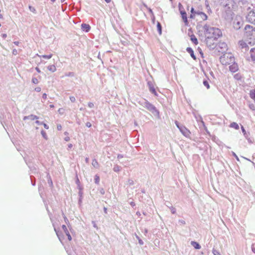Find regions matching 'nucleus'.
I'll return each mask as SVG.
<instances>
[{"mask_svg":"<svg viewBox=\"0 0 255 255\" xmlns=\"http://www.w3.org/2000/svg\"><path fill=\"white\" fill-rule=\"evenodd\" d=\"M35 91L37 92H39L41 91V88L40 87H36L35 88Z\"/></svg>","mask_w":255,"mask_h":255,"instance_id":"obj_55","label":"nucleus"},{"mask_svg":"<svg viewBox=\"0 0 255 255\" xmlns=\"http://www.w3.org/2000/svg\"><path fill=\"white\" fill-rule=\"evenodd\" d=\"M179 222L181 224H183V225L185 224V222L184 220H179Z\"/></svg>","mask_w":255,"mask_h":255,"instance_id":"obj_64","label":"nucleus"},{"mask_svg":"<svg viewBox=\"0 0 255 255\" xmlns=\"http://www.w3.org/2000/svg\"><path fill=\"white\" fill-rule=\"evenodd\" d=\"M146 109L151 112L154 116H158L159 115V111L156 109V107L151 103H149Z\"/></svg>","mask_w":255,"mask_h":255,"instance_id":"obj_6","label":"nucleus"},{"mask_svg":"<svg viewBox=\"0 0 255 255\" xmlns=\"http://www.w3.org/2000/svg\"><path fill=\"white\" fill-rule=\"evenodd\" d=\"M212 253L214 255H221L220 252L214 248L212 250Z\"/></svg>","mask_w":255,"mask_h":255,"instance_id":"obj_30","label":"nucleus"},{"mask_svg":"<svg viewBox=\"0 0 255 255\" xmlns=\"http://www.w3.org/2000/svg\"><path fill=\"white\" fill-rule=\"evenodd\" d=\"M62 228L66 234L69 233V231H68V229L65 225H62Z\"/></svg>","mask_w":255,"mask_h":255,"instance_id":"obj_36","label":"nucleus"},{"mask_svg":"<svg viewBox=\"0 0 255 255\" xmlns=\"http://www.w3.org/2000/svg\"><path fill=\"white\" fill-rule=\"evenodd\" d=\"M32 82L33 84H37L39 83V81L36 78L33 77L32 79Z\"/></svg>","mask_w":255,"mask_h":255,"instance_id":"obj_34","label":"nucleus"},{"mask_svg":"<svg viewBox=\"0 0 255 255\" xmlns=\"http://www.w3.org/2000/svg\"><path fill=\"white\" fill-rule=\"evenodd\" d=\"M195 11L194 10V8L192 7L191 9V14L190 15L191 18H193L194 16H195Z\"/></svg>","mask_w":255,"mask_h":255,"instance_id":"obj_35","label":"nucleus"},{"mask_svg":"<svg viewBox=\"0 0 255 255\" xmlns=\"http://www.w3.org/2000/svg\"><path fill=\"white\" fill-rule=\"evenodd\" d=\"M202 13V11H200L199 10L198 11H195V15H197L199 16V15H200V13Z\"/></svg>","mask_w":255,"mask_h":255,"instance_id":"obj_48","label":"nucleus"},{"mask_svg":"<svg viewBox=\"0 0 255 255\" xmlns=\"http://www.w3.org/2000/svg\"><path fill=\"white\" fill-rule=\"evenodd\" d=\"M203 29L207 39H217L222 35V33L220 29L211 27L208 24L204 25Z\"/></svg>","mask_w":255,"mask_h":255,"instance_id":"obj_1","label":"nucleus"},{"mask_svg":"<svg viewBox=\"0 0 255 255\" xmlns=\"http://www.w3.org/2000/svg\"><path fill=\"white\" fill-rule=\"evenodd\" d=\"M186 51L190 54V56L192 58H193V59L195 60L196 59V57L194 54V51L191 47H187Z\"/></svg>","mask_w":255,"mask_h":255,"instance_id":"obj_16","label":"nucleus"},{"mask_svg":"<svg viewBox=\"0 0 255 255\" xmlns=\"http://www.w3.org/2000/svg\"><path fill=\"white\" fill-rule=\"evenodd\" d=\"M255 244H253L252 246V251L255 254Z\"/></svg>","mask_w":255,"mask_h":255,"instance_id":"obj_52","label":"nucleus"},{"mask_svg":"<svg viewBox=\"0 0 255 255\" xmlns=\"http://www.w3.org/2000/svg\"><path fill=\"white\" fill-rule=\"evenodd\" d=\"M234 78L236 79L239 80L240 79V76L238 74H237L234 75Z\"/></svg>","mask_w":255,"mask_h":255,"instance_id":"obj_47","label":"nucleus"},{"mask_svg":"<svg viewBox=\"0 0 255 255\" xmlns=\"http://www.w3.org/2000/svg\"><path fill=\"white\" fill-rule=\"evenodd\" d=\"M100 192L101 193V194H104L105 191H104V189H103V188L101 189L100 190Z\"/></svg>","mask_w":255,"mask_h":255,"instance_id":"obj_60","label":"nucleus"},{"mask_svg":"<svg viewBox=\"0 0 255 255\" xmlns=\"http://www.w3.org/2000/svg\"><path fill=\"white\" fill-rule=\"evenodd\" d=\"M251 57L252 60H255V48H252L250 51Z\"/></svg>","mask_w":255,"mask_h":255,"instance_id":"obj_19","label":"nucleus"},{"mask_svg":"<svg viewBox=\"0 0 255 255\" xmlns=\"http://www.w3.org/2000/svg\"><path fill=\"white\" fill-rule=\"evenodd\" d=\"M95 182L97 184H99L100 182V177L98 175L95 176Z\"/></svg>","mask_w":255,"mask_h":255,"instance_id":"obj_29","label":"nucleus"},{"mask_svg":"<svg viewBox=\"0 0 255 255\" xmlns=\"http://www.w3.org/2000/svg\"><path fill=\"white\" fill-rule=\"evenodd\" d=\"M38 118L37 116H35V115H29L28 116H25L23 118V120H26L27 119H29L31 121H33L35 119H38Z\"/></svg>","mask_w":255,"mask_h":255,"instance_id":"obj_17","label":"nucleus"},{"mask_svg":"<svg viewBox=\"0 0 255 255\" xmlns=\"http://www.w3.org/2000/svg\"><path fill=\"white\" fill-rule=\"evenodd\" d=\"M128 184L129 185H132L134 184V182L132 179H128Z\"/></svg>","mask_w":255,"mask_h":255,"instance_id":"obj_39","label":"nucleus"},{"mask_svg":"<svg viewBox=\"0 0 255 255\" xmlns=\"http://www.w3.org/2000/svg\"><path fill=\"white\" fill-rule=\"evenodd\" d=\"M157 30H158V32L159 33V34L160 35L161 34V33H162V27H161V25L160 24V23L158 22L157 23Z\"/></svg>","mask_w":255,"mask_h":255,"instance_id":"obj_23","label":"nucleus"},{"mask_svg":"<svg viewBox=\"0 0 255 255\" xmlns=\"http://www.w3.org/2000/svg\"><path fill=\"white\" fill-rule=\"evenodd\" d=\"M42 98L44 99H46L47 98V95L46 94L44 93L42 95Z\"/></svg>","mask_w":255,"mask_h":255,"instance_id":"obj_63","label":"nucleus"},{"mask_svg":"<svg viewBox=\"0 0 255 255\" xmlns=\"http://www.w3.org/2000/svg\"><path fill=\"white\" fill-rule=\"evenodd\" d=\"M12 54L14 55H16L18 54L17 50L15 49H13L12 50Z\"/></svg>","mask_w":255,"mask_h":255,"instance_id":"obj_44","label":"nucleus"},{"mask_svg":"<svg viewBox=\"0 0 255 255\" xmlns=\"http://www.w3.org/2000/svg\"><path fill=\"white\" fill-rule=\"evenodd\" d=\"M76 184L78 185H79L80 184V181L78 179V178L77 177V179H76Z\"/></svg>","mask_w":255,"mask_h":255,"instance_id":"obj_61","label":"nucleus"},{"mask_svg":"<svg viewBox=\"0 0 255 255\" xmlns=\"http://www.w3.org/2000/svg\"><path fill=\"white\" fill-rule=\"evenodd\" d=\"M57 129L58 130H61L62 129V126L61 125H58L57 126Z\"/></svg>","mask_w":255,"mask_h":255,"instance_id":"obj_53","label":"nucleus"},{"mask_svg":"<svg viewBox=\"0 0 255 255\" xmlns=\"http://www.w3.org/2000/svg\"><path fill=\"white\" fill-rule=\"evenodd\" d=\"M150 92H151L152 94H153L155 96H157V94L155 91V88H154L153 84L150 81H148L147 83Z\"/></svg>","mask_w":255,"mask_h":255,"instance_id":"obj_8","label":"nucleus"},{"mask_svg":"<svg viewBox=\"0 0 255 255\" xmlns=\"http://www.w3.org/2000/svg\"><path fill=\"white\" fill-rule=\"evenodd\" d=\"M64 140L66 141H68L70 140V137L69 136H66L64 138Z\"/></svg>","mask_w":255,"mask_h":255,"instance_id":"obj_62","label":"nucleus"},{"mask_svg":"<svg viewBox=\"0 0 255 255\" xmlns=\"http://www.w3.org/2000/svg\"><path fill=\"white\" fill-rule=\"evenodd\" d=\"M234 57L230 54H224L220 58V61L223 65H230L234 62Z\"/></svg>","mask_w":255,"mask_h":255,"instance_id":"obj_2","label":"nucleus"},{"mask_svg":"<svg viewBox=\"0 0 255 255\" xmlns=\"http://www.w3.org/2000/svg\"><path fill=\"white\" fill-rule=\"evenodd\" d=\"M249 107L251 110H252L253 111L255 110V107L253 104L250 105Z\"/></svg>","mask_w":255,"mask_h":255,"instance_id":"obj_43","label":"nucleus"},{"mask_svg":"<svg viewBox=\"0 0 255 255\" xmlns=\"http://www.w3.org/2000/svg\"><path fill=\"white\" fill-rule=\"evenodd\" d=\"M149 103H150L146 100H143L139 102V104L141 106H142L143 107H144L146 109H147Z\"/></svg>","mask_w":255,"mask_h":255,"instance_id":"obj_15","label":"nucleus"},{"mask_svg":"<svg viewBox=\"0 0 255 255\" xmlns=\"http://www.w3.org/2000/svg\"><path fill=\"white\" fill-rule=\"evenodd\" d=\"M175 124L176 125V126H177V127L179 129V128H180V127H181L182 126H180L179 125V124L178 123V122L176 121L175 122Z\"/></svg>","mask_w":255,"mask_h":255,"instance_id":"obj_54","label":"nucleus"},{"mask_svg":"<svg viewBox=\"0 0 255 255\" xmlns=\"http://www.w3.org/2000/svg\"><path fill=\"white\" fill-rule=\"evenodd\" d=\"M121 167L119 166V165H115L114 168H113V170L115 171V172H118L119 171H120L121 170Z\"/></svg>","mask_w":255,"mask_h":255,"instance_id":"obj_28","label":"nucleus"},{"mask_svg":"<svg viewBox=\"0 0 255 255\" xmlns=\"http://www.w3.org/2000/svg\"><path fill=\"white\" fill-rule=\"evenodd\" d=\"M42 125L44 126L45 128H46L47 129L49 128V126L47 125H46V124L43 123Z\"/></svg>","mask_w":255,"mask_h":255,"instance_id":"obj_51","label":"nucleus"},{"mask_svg":"<svg viewBox=\"0 0 255 255\" xmlns=\"http://www.w3.org/2000/svg\"><path fill=\"white\" fill-rule=\"evenodd\" d=\"M191 40L195 45H197L198 44V43L197 39L196 38L195 36L194 35H193V34L191 36Z\"/></svg>","mask_w":255,"mask_h":255,"instance_id":"obj_22","label":"nucleus"},{"mask_svg":"<svg viewBox=\"0 0 255 255\" xmlns=\"http://www.w3.org/2000/svg\"><path fill=\"white\" fill-rule=\"evenodd\" d=\"M250 95V97L253 99L255 102V90L251 91Z\"/></svg>","mask_w":255,"mask_h":255,"instance_id":"obj_27","label":"nucleus"},{"mask_svg":"<svg viewBox=\"0 0 255 255\" xmlns=\"http://www.w3.org/2000/svg\"><path fill=\"white\" fill-rule=\"evenodd\" d=\"M86 125L88 128H90L92 126V125L90 122H87L86 124Z\"/></svg>","mask_w":255,"mask_h":255,"instance_id":"obj_56","label":"nucleus"},{"mask_svg":"<svg viewBox=\"0 0 255 255\" xmlns=\"http://www.w3.org/2000/svg\"><path fill=\"white\" fill-rule=\"evenodd\" d=\"M47 69L49 71L54 72L56 70V68L54 65H49L47 67Z\"/></svg>","mask_w":255,"mask_h":255,"instance_id":"obj_20","label":"nucleus"},{"mask_svg":"<svg viewBox=\"0 0 255 255\" xmlns=\"http://www.w3.org/2000/svg\"><path fill=\"white\" fill-rule=\"evenodd\" d=\"M66 235L67 236L68 240L69 241H71L72 240V237H71L69 232L67 234H66Z\"/></svg>","mask_w":255,"mask_h":255,"instance_id":"obj_46","label":"nucleus"},{"mask_svg":"<svg viewBox=\"0 0 255 255\" xmlns=\"http://www.w3.org/2000/svg\"><path fill=\"white\" fill-rule=\"evenodd\" d=\"M88 106L89 108H92L94 107V103H93L92 102H89L88 104Z\"/></svg>","mask_w":255,"mask_h":255,"instance_id":"obj_41","label":"nucleus"},{"mask_svg":"<svg viewBox=\"0 0 255 255\" xmlns=\"http://www.w3.org/2000/svg\"><path fill=\"white\" fill-rule=\"evenodd\" d=\"M135 237L137 239V240H138V243L140 245H143V242L140 239V238L136 234H135Z\"/></svg>","mask_w":255,"mask_h":255,"instance_id":"obj_32","label":"nucleus"},{"mask_svg":"<svg viewBox=\"0 0 255 255\" xmlns=\"http://www.w3.org/2000/svg\"><path fill=\"white\" fill-rule=\"evenodd\" d=\"M232 154H233V155L236 158V159L237 160H239V157H238V156L236 155V154L235 152H232Z\"/></svg>","mask_w":255,"mask_h":255,"instance_id":"obj_50","label":"nucleus"},{"mask_svg":"<svg viewBox=\"0 0 255 255\" xmlns=\"http://www.w3.org/2000/svg\"><path fill=\"white\" fill-rule=\"evenodd\" d=\"M92 224H93V227H94V228H97V229L98 228L97 226V225H96V224L95 222L93 221V222H92Z\"/></svg>","mask_w":255,"mask_h":255,"instance_id":"obj_59","label":"nucleus"},{"mask_svg":"<svg viewBox=\"0 0 255 255\" xmlns=\"http://www.w3.org/2000/svg\"><path fill=\"white\" fill-rule=\"evenodd\" d=\"M230 127L231 128H234L236 129H239V126L238 125V124L237 123H236L235 122L232 123L230 124Z\"/></svg>","mask_w":255,"mask_h":255,"instance_id":"obj_21","label":"nucleus"},{"mask_svg":"<svg viewBox=\"0 0 255 255\" xmlns=\"http://www.w3.org/2000/svg\"><path fill=\"white\" fill-rule=\"evenodd\" d=\"M149 103H150L146 100H143L139 102V104L141 106H142L143 107H144L146 109H147Z\"/></svg>","mask_w":255,"mask_h":255,"instance_id":"obj_13","label":"nucleus"},{"mask_svg":"<svg viewBox=\"0 0 255 255\" xmlns=\"http://www.w3.org/2000/svg\"><path fill=\"white\" fill-rule=\"evenodd\" d=\"M244 31L247 37L255 36V27L247 24L245 27Z\"/></svg>","mask_w":255,"mask_h":255,"instance_id":"obj_3","label":"nucleus"},{"mask_svg":"<svg viewBox=\"0 0 255 255\" xmlns=\"http://www.w3.org/2000/svg\"><path fill=\"white\" fill-rule=\"evenodd\" d=\"M29 9L31 11L33 12H35V11H36L35 8L32 6L29 5Z\"/></svg>","mask_w":255,"mask_h":255,"instance_id":"obj_37","label":"nucleus"},{"mask_svg":"<svg viewBox=\"0 0 255 255\" xmlns=\"http://www.w3.org/2000/svg\"><path fill=\"white\" fill-rule=\"evenodd\" d=\"M171 212L172 214H175L176 212V209L173 207H171Z\"/></svg>","mask_w":255,"mask_h":255,"instance_id":"obj_49","label":"nucleus"},{"mask_svg":"<svg viewBox=\"0 0 255 255\" xmlns=\"http://www.w3.org/2000/svg\"><path fill=\"white\" fill-rule=\"evenodd\" d=\"M65 76H68V77H73L74 76V74L73 72H69L68 73L66 74Z\"/></svg>","mask_w":255,"mask_h":255,"instance_id":"obj_38","label":"nucleus"},{"mask_svg":"<svg viewBox=\"0 0 255 255\" xmlns=\"http://www.w3.org/2000/svg\"><path fill=\"white\" fill-rule=\"evenodd\" d=\"M92 164L95 168H98L99 167L98 162L96 159L93 160Z\"/></svg>","mask_w":255,"mask_h":255,"instance_id":"obj_26","label":"nucleus"},{"mask_svg":"<svg viewBox=\"0 0 255 255\" xmlns=\"http://www.w3.org/2000/svg\"><path fill=\"white\" fill-rule=\"evenodd\" d=\"M149 103H150L146 100H143L139 102V104L141 106H142L143 107H144L146 109H147Z\"/></svg>","mask_w":255,"mask_h":255,"instance_id":"obj_14","label":"nucleus"},{"mask_svg":"<svg viewBox=\"0 0 255 255\" xmlns=\"http://www.w3.org/2000/svg\"><path fill=\"white\" fill-rule=\"evenodd\" d=\"M246 19L249 22L255 24V9L249 12L246 16Z\"/></svg>","mask_w":255,"mask_h":255,"instance_id":"obj_5","label":"nucleus"},{"mask_svg":"<svg viewBox=\"0 0 255 255\" xmlns=\"http://www.w3.org/2000/svg\"><path fill=\"white\" fill-rule=\"evenodd\" d=\"M180 5H181V4H179V9H180V13L181 14V16H182V18L184 21V22L185 23H187V14H186V12H185V11L184 10H181V9H180Z\"/></svg>","mask_w":255,"mask_h":255,"instance_id":"obj_10","label":"nucleus"},{"mask_svg":"<svg viewBox=\"0 0 255 255\" xmlns=\"http://www.w3.org/2000/svg\"><path fill=\"white\" fill-rule=\"evenodd\" d=\"M239 44L240 47L242 49H245L246 51L249 48L247 44L243 40L240 41L239 42Z\"/></svg>","mask_w":255,"mask_h":255,"instance_id":"obj_12","label":"nucleus"},{"mask_svg":"<svg viewBox=\"0 0 255 255\" xmlns=\"http://www.w3.org/2000/svg\"><path fill=\"white\" fill-rule=\"evenodd\" d=\"M54 231H55L56 235H57V237H58L59 239L60 240V235L59 234V232L57 231V230L55 228H54Z\"/></svg>","mask_w":255,"mask_h":255,"instance_id":"obj_45","label":"nucleus"},{"mask_svg":"<svg viewBox=\"0 0 255 255\" xmlns=\"http://www.w3.org/2000/svg\"><path fill=\"white\" fill-rule=\"evenodd\" d=\"M244 21L240 17H236L233 21V27L236 30H239L243 25Z\"/></svg>","mask_w":255,"mask_h":255,"instance_id":"obj_4","label":"nucleus"},{"mask_svg":"<svg viewBox=\"0 0 255 255\" xmlns=\"http://www.w3.org/2000/svg\"><path fill=\"white\" fill-rule=\"evenodd\" d=\"M58 112L60 114L63 115L64 113V110L63 108H60L58 110Z\"/></svg>","mask_w":255,"mask_h":255,"instance_id":"obj_40","label":"nucleus"},{"mask_svg":"<svg viewBox=\"0 0 255 255\" xmlns=\"http://www.w3.org/2000/svg\"><path fill=\"white\" fill-rule=\"evenodd\" d=\"M238 66L237 64L233 63L232 65L229 66V70L231 72L234 73L238 70Z\"/></svg>","mask_w":255,"mask_h":255,"instance_id":"obj_9","label":"nucleus"},{"mask_svg":"<svg viewBox=\"0 0 255 255\" xmlns=\"http://www.w3.org/2000/svg\"><path fill=\"white\" fill-rule=\"evenodd\" d=\"M35 123H36L37 125H42V124H43V122H39V121H37H37L35 122Z\"/></svg>","mask_w":255,"mask_h":255,"instance_id":"obj_57","label":"nucleus"},{"mask_svg":"<svg viewBox=\"0 0 255 255\" xmlns=\"http://www.w3.org/2000/svg\"><path fill=\"white\" fill-rule=\"evenodd\" d=\"M202 19L203 20H205L207 19L208 16L204 12L200 13V15H199Z\"/></svg>","mask_w":255,"mask_h":255,"instance_id":"obj_25","label":"nucleus"},{"mask_svg":"<svg viewBox=\"0 0 255 255\" xmlns=\"http://www.w3.org/2000/svg\"><path fill=\"white\" fill-rule=\"evenodd\" d=\"M37 55L40 57H43L45 59H50L52 57V54H50L49 55H39L37 54Z\"/></svg>","mask_w":255,"mask_h":255,"instance_id":"obj_24","label":"nucleus"},{"mask_svg":"<svg viewBox=\"0 0 255 255\" xmlns=\"http://www.w3.org/2000/svg\"><path fill=\"white\" fill-rule=\"evenodd\" d=\"M203 85L207 88V89H209L210 88V85H209V82L207 81V80H204L203 81Z\"/></svg>","mask_w":255,"mask_h":255,"instance_id":"obj_33","label":"nucleus"},{"mask_svg":"<svg viewBox=\"0 0 255 255\" xmlns=\"http://www.w3.org/2000/svg\"><path fill=\"white\" fill-rule=\"evenodd\" d=\"M81 29L86 32H89L91 29V27L88 24L82 23L81 24Z\"/></svg>","mask_w":255,"mask_h":255,"instance_id":"obj_11","label":"nucleus"},{"mask_svg":"<svg viewBox=\"0 0 255 255\" xmlns=\"http://www.w3.org/2000/svg\"><path fill=\"white\" fill-rule=\"evenodd\" d=\"M41 133L42 135V136L44 138H45V139H48V137H47V135L46 134V133L45 131H44L43 130H41Z\"/></svg>","mask_w":255,"mask_h":255,"instance_id":"obj_31","label":"nucleus"},{"mask_svg":"<svg viewBox=\"0 0 255 255\" xmlns=\"http://www.w3.org/2000/svg\"><path fill=\"white\" fill-rule=\"evenodd\" d=\"M64 221H65V222H66V224L69 223V221H68V220L66 216H64Z\"/></svg>","mask_w":255,"mask_h":255,"instance_id":"obj_58","label":"nucleus"},{"mask_svg":"<svg viewBox=\"0 0 255 255\" xmlns=\"http://www.w3.org/2000/svg\"><path fill=\"white\" fill-rule=\"evenodd\" d=\"M179 130L181 132V133L185 136H188L190 135V131L184 126H182L181 127H180V128H179Z\"/></svg>","mask_w":255,"mask_h":255,"instance_id":"obj_7","label":"nucleus"},{"mask_svg":"<svg viewBox=\"0 0 255 255\" xmlns=\"http://www.w3.org/2000/svg\"><path fill=\"white\" fill-rule=\"evenodd\" d=\"M70 100L71 102L74 103L76 101V99L74 96H71L70 97Z\"/></svg>","mask_w":255,"mask_h":255,"instance_id":"obj_42","label":"nucleus"},{"mask_svg":"<svg viewBox=\"0 0 255 255\" xmlns=\"http://www.w3.org/2000/svg\"><path fill=\"white\" fill-rule=\"evenodd\" d=\"M191 245L196 249H200L201 246L196 242L191 241Z\"/></svg>","mask_w":255,"mask_h":255,"instance_id":"obj_18","label":"nucleus"}]
</instances>
